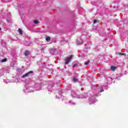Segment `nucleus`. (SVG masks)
<instances>
[{"mask_svg":"<svg viewBox=\"0 0 128 128\" xmlns=\"http://www.w3.org/2000/svg\"><path fill=\"white\" fill-rule=\"evenodd\" d=\"M20 80V78H17L15 80H8L4 79V82H6V84H8V82H18Z\"/></svg>","mask_w":128,"mask_h":128,"instance_id":"1","label":"nucleus"},{"mask_svg":"<svg viewBox=\"0 0 128 128\" xmlns=\"http://www.w3.org/2000/svg\"><path fill=\"white\" fill-rule=\"evenodd\" d=\"M71 96L72 98H84V96H76V94L74 91L71 92Z\"/></svg>","mask_w":128,"mask_h":128,"instance_id":"2","label":"nucleus"},{"mask_svg":"<svg viewBox=\"0 0 128 128\" xmlns=\"http://www.w3.org/2000/svg\"><path fill=\"white\" fill-rule=\"evenodd\" d=\"M72 55H71L65 58V64H68L72 60Z\"/></svg>","mask_w":128,"mask_h":128,"instance_id":"3","label":"nucleus"},{"mask_svg":"<svg viewBox=\"0 0 128 128\" xmlns=\"http://www.w3.org/2000/svg\"><path fill=\"white\" fill-rule=\"evenodd\" d=\"M96 102V98L94 96H91L89 99V104H94Z\"/></svg>","mask_w":128,"mask_h":128,"instance_id":"4","label":"nucleus"},{"mask_svg":"<svg viewBox=\"0 0 128 128\" xmlns=\"http://www.w3.org/2000/svg\"><path fill=\"white\" fill-rule=\"evenodd\" d=\"M32 74V72L30 71V72L26 73V74H24L23 76H21V78H26V76H30V74Z\"/></svg>","mask_w":128,"mask_h":128,"instance_id":"5","label":"nucleus"},{"mask_svg":"<svg viewBox=\"0 0 128 128\" xmlns=\"http://www.w3.org/2000/svg\"><path fill=\"white\" fill-rule=\"evenodd\" d=\"M83 43H84V42L82 41V39H80V38L77 39L76 44H77L78 46H80V44H83Z\"/></svg>","mask_w":128,"mask_h":128,"instance_id":"6","label":"nucleus"},{"mask_svg":"<svg viewBox=\"0 0 128 128\" xmlns=\"http://www.w3.org/2000/svg\"><path fill=\"white\" fill-rule=\"evenodd\" d=\"M22 69H18L17 70V74H18L19 76H20L22 74Z\"/></svg>","mask_w":128,"mask_h":128,"instance_id":"7","label":"nucleus"},{"mask_svg":"<svg viewBox=\"0 0 128 128\" xmlns=\"http://www.w3.org/2000/svg\"><path fill=\"white\" fill-rule=\"evenodd\" d=\"M66 104H70L71 106H74V104H76V102H72V101H69L68 102H66Z\"/></svg>","mask_w":128,"mask_h":128,"instance_id":"8","label":"nucleus"},{"mask_svg":"<svg viewBox=\"0 0 128 128\" xmlns=\"http://www.w3.org/2000/svg\"><path fill=\"white\" fill-rule=\"evenodd\" d=\"M35 89L36 90H42V86L39 85L38 86L36 87Z\"/></svg>","mask_w":128,"mask_h":128,"instance_id":"9","label":"nucleus"},{"mask_svg":"<svg viewBox=\"0 0 128 128\" xmlns=\"http://www.w3.org/2000/svg\"><path fill=\"white\" fill-rule=\"evenodd\" d=\"M100 92V91H98V88H97L95 90V92H94V93L96 94V96H98V95L97 94H98Z\"/></svg>","mask_w":128,"mask_h":128,"instance_id":"10","label":"nucleus"},{"mask_svg":"<svg viewBox=\"0 0 128 128\" xmlns=\"http://www.w3.org/2000/svg\"><path fill=\"white\" fill-rule=\"evenodd\" d=\"M111 70L114 71V70H116V67L114 66H111Z\"/></svg>","mask_w":128,"mask_h":128,"instance_id":"11","label":"nucleus"},{"mask_svg":"<svg viewBox=\"0 0 128 128\" xmlns=\"http://www.w3.org/2000/svg\"><path fill=\"white\" fill-rule=\"evenodd\" d=\"M72 80H73V82H78V78H76L74 77V78H73Z\"/></svg>","mask_w":128,"mask_h":128,"instance_id":"12","label":"nucleus"},{"mask_svg":"<svg viewBox=\"0 0 128 128\" xmlns=\"http://www.w3.org/2000/svg\"><path fill=\"white\" fill-rule=\"evenodd\" d=\"M18 32H19V34H22V29L19 28L18 30Z\"/></svg>","mask_w":128,"mask_h":128,"instance_id":"13","label":"nucleus"},{"mask_svg":"<svg viewBox=\"0 0 128 128\" xmlns=\"http://www.w3.org/2000/svg\"><path fill=\"white\" fill-rule=\"evenodd\" d=\"M46 42H50V36L46 37Z\"/></svg>","mask_w":128,"mask_h":128,"instance_id":"14","label":"nucleus"},{"mask_svg":"<svg viewBox=\"0 0 128 128\" xmlns=\"http://www.w3.org/2000/svg\"><path fill=\"white\" fill-rule=\"evenodd\" d=\"M48 91L52 92V88L48 87Z\"/></svg>","mask_w":128,"mask_h":128,"instance_id":"15","label":"nucleus"},{"mask_svg":"<svg viewBox=\"0 0 128 128\" xmlns=\"http://www.w3.org/2000/svg\"><path fill=\"white\" fill-rule=\"evenodd\" d=\"M28 54H30L28 51H26L25 52H24V56H28Z\"/></svg>","mask_w":128,"mask_h":128,"instance_id":"16","label":"nucleus"},{"mask_svg":"<svg viewBox=\"0 0 128 128\" xmlns=\"http://www.w3.org/2000/svg\"><path fill=\"white\" fill-rule=\"evenodd\" d=\"M6 60H6V58H4V59H2V60H1V62H6Z\"/></svg>","mask_w":128,"mask_h":128,"instance_id":"17","label":"nucleus"},{"mask_svg":"<svg viewBox=\"0 0 128 128\" xmlns=\"http://www.w3.org/2000/svg\"><path fill=\"white\" fill-rule=\"evenodd\" d=\"M90 64V60L87 61L84 63L85 66H88Z\"/></svg>","mask_w":128,"mask_h":128,"instance_id":"18","label":"nucleus"},{"mask_svg":"<svg viewBox=\"0 0 128 128\" xmlns=\"http://www.w3.org/2000/svg\"><path fill=\"white\" fill-rule=\"evenodd\" d=\"M104 86H103L102 88L100 89V92H104Z\"/></svg>","mask_w":128,"mask_h":128,"instance_id":"19","label":"nucleus"},{"mask_svg":"<svg viewBox=\"0 0 128 128\" xmlns=\"http://www.w3.org/2000/svg\"><path fill=\"white\" fill-rule=\"evenodd\" d=\"M24 92H25L26 94H28V90H26V89H24Z\"/></svg>","mask_w":128,"mask_h":128,"instance_id":"20","label":"nucleus"},{"mask_svg":"<svg viewBox=\"0 0 128 128\" xmlns=\"http://www.w3.org/2000/svg\"><path fill=\"white\" fill-rule=\"evenodd\" d=\"M34 24H38V20H34Z\"/></svg>","mask_w":128,"mask_h":128,"instance_id":"21","label":"nucleus"},{"mask_svg":"<svg viewBox=\"0 0 128 128\" xmlns=\"http://www.w3.org/2000/svg\"><path fill=\"white\" fill-rule=\"evenodd\" d=\"M96 22H98V20H94V24H96Z\"/></svg>","mask_w":128,"mask_h":128,"instance_id":"22","label":"nucleus"},{"mask_svg":"<svg viewBox=\"0 0 128 128\" xmlns=\"http://www.w3.org/2000/svg\"><path fill=\"white\" fill-rule=\"evenodd\" d=\"M58 98H60V100H63L61 96H58Z\"/></svg>","mask_w":128,"mask_h":128,"instance_id":"23","label":"nucleus"},{"mask_svg":"<svg viewBox=\"0 0 128 128\" xmlns=\"http://www.w3.org/2000/svg\"><path fill=\"white\" fill-rule=\"evenodd\" d=\"M78 66V64H75L73 66V68H76Z\"/></svg>","mask_w":128,"mask_h":128,"instance_id":"24","label":"nucleus"},{"mask_svg":"<svg viewBox=\"0 0 128 128\" xmlns=\"http://www.w3.org/2000/svg\"><path fill=\"white\" fill-rule=\"evenodd\" d=\"M122 54V55H124V54Z\"/></svg>","mask_w":128,"mask_h":128,"instance_id":"25","label":"nucleus"},{"mask_svg":"<svg viewBox=\"0 0 128 128\" xmlns=\"http://www.w3.org/2000/svg\"><path fill=\"white\" fill-rule=\"evenodd\" d=\"M0 30H2V28H0Z\"/></svg>","mask_w":128,"mask_h":128,"instance_id":"26","label":"nucleus"},{"mask_svg":"<svg viewBox=\"0 0 128 128\" xmlns=\"http://www.w3.org/2000/svg\"><path fill=\"white\" fill-rule=\"evenodd\" d=\"M31 92H34V91H32Z\"/></svg>","mask_w":128,"mask_h":128,"instance_id":"27","label":"nucleus"}]
</instances>
